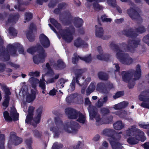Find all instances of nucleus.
<instances>
[{
  "mask_svg": "<svg viewBox=\"0 0 149 149\" xmlns=\"http://www.w3.org/2000/svg\"><path fill=\"white\" fill-rule=\"evenodd\" d=\"M135 128V127H132L126 132L125 136L126 138L131 136L127 139V142L130 144H135L137 143L140 140L144 141L146 139L143 132H141L139 134H136V132L134 131Z\"/></svg>",
  "mask_w": 149,
  "mask_h": 149,
  "instance_id": "nucleus-1",
  "label": "nucleus"
},
{
  "mask_svg": "<svg viewBox=\"0 0 149 149\" xmlns=\"http://www.w3.org/2000/svg\"><path fill=\"white\" fill-rule=\"evenodd\" d=\"M35 50L38 51L39 53V55L33 57L34 62L35 63L38 64L40 62H44L46 57V54L40 45H37L36 47H31L27 49V51L29 53L33 54Z\"/></svg>",
  "mask_w": 149,
  "mask_h": 149,
  "instance_id": "nucleus-2",
  "label": "nucleus"
},
{
  "mask_svg": "<svg viewBox=\"0 0 149 149\" xmlns=\"http://www.w3.org/2000/svg\"><path fill=\"white\" fill-rule=\"evenodd\" d=\"M56 124L57 125L56 127H51L50 129L51 131L54 133L55 137L57 136L58 133L61 132V129H63L68 133L74 132V130L72 128V126L74 125L73 122H68L66 124L63 125L61 121L59 120L58 122H56Z\"/></svg>",
  "mask_w": 149,
  "mask_h": 149,
  "instance_id": "nucleus-3",
  "label": "nucleus"
},
{
  "mask_svg": "<svg viewBox=\"0 0 149 149\" xmlns=\"http://www.w3.org/2000/svg\"><path fill=\"white\" fill-rule=\"evenodd\" d=\"M66 114L69 118L71 119H77V120L80 123H84L85 122V117L79 112H77L75 110L71 108H67L65 109Z\"/></svg>",
  "mask_w": 149,
  "mask_h": 149,
  "instance_id": "nucleus-4",
  "label": "nucleus"
},
{
  "mask_svg": "<svg viewBox=\"0 0 149 149\" xmlns=\"http://www.w3.org/2000/svg\"><path fill=\"white\" fill-rule=\"evenodd\" d=\"M3 116L5 120L8 122L13 120H17L19 118V114L14 107L11 108L10 114L7 111H4L3 112Z\"/></svg>",
  "mask_w": 149,
  "mask_h": 149,
  "instance_id": "nucleus-5",
  "label": "nucleus"
},
{
  "mask_svg": "<svg viewBox=\"0 0 149 149\" xmlns=\"http://www.w3.org/2000/svg\"><path fill=\"white\" fill-rule=\"evenodd\" d=\"M21 91L25 97L26 101L28 102H30L33 101L35 98L36 90H31V93H28V88L27 86H23Z\"/></svg>",
  "mask_w": 149,
  "mask_h": 149,
  "instance_id": "nucleus-6",
  "label": "nucleus"
},
{
  "mask_svg": "<svg viewBox=\"0 0 149 149\" xmlns=\"http://www.w3.org/2000/svg\"><path fill=\"white\" fill-rule=\"evenodd\" d=\"M74 29L67 30H61L59 32L62 38L67 42H71L73 39V33L74 32Z\"/></svg>",
  "mask_w": 149,
  "mask_h": 149,
  "instance_id": "nucleus-7",
  "label": "nucleus"
},
{
  "mask_svg": "<svg viewBox=\"0 0 149 149\" xmlns=\"http://www.w3.org/2000/svg\"><path fill=\"white\" fill-rule=\"evenodd\" d=\"M149 93H143L139 96V99L143 102L141 104V106L144 107L149 109Z\"/></svg>",
  "mask_w": 149,
  "mask_h": 149,
  "instance_id": "nucleus-8",
  "label": "nucleus"
},
{
  "mask_svg": "<svg viewBox=\"0 0 149 149\" xmlns=\"http://www.w3.org/2000/svg\"><path fill=\"white\" fill-rule=\"evenodd\" d=\"M22 142V140L21 138L17 137L15 135H11L8 141V147L9 149H11L12 144L17 145L20 143Z\"/></svg>",
  "mask_w": 149,
  "mask_h": 149,
  "instance_id": "nucleus-9",
  "label": "nucleus"
},
{
  "mask_svg": "<svg viewBox=\"0 0 149 149\" xmlns=\"http://www.w3.org/2000/svg\"><path fill=\"white\" fill-rule=\"evenodd\" d=\"M122 76L123 80L127 82L129 81L128 85L129 88H133L134 85V83L130 80L129 74L125 72H123L122 73Z\"/></svg>",
  "mask_w": 149,
  "mask_h": 149,
  "instance_id": "nucleus-10",
  "label": "nucleus"
},
{
  "mask_svg": "<svg viewBox=\"0 0 149 149\" xmlns=\"http://www.w3.org/2000/svg\"><path fill=\"white\" fill-rule=\"evenodd\" d=\"M40 43L45 48L48 47L50 45L48 38L44 34H41L39 37Z\"/></svg>",
  "mask_w": 149,
  "mask_h": 149,
  "instance_id": "nucleus-11",
  "label": "nucleus"
},
{
  "mask_svg": "<svg viewBox=\"0 0 149 149\" xmlns=\"http://www.w3.org/2000/svg\"><path fill=\"white\" fill-rule=\"evenodd\" d=\"M116 56L118 58H121V61L123 63H125L129 65L131 64L132 62V60L131 58L127 59L125 58V55L121 53V52H118L117 53Z\"/></svg>",
  "mask_w": 149,
  "mask_h": 149,
  "instance_id": "nucleus-12",
  "label": "nucleus"
},
{
  "mask_svg": "<svg viewBox=\"0 0 149 149\" xmlns=\"http://www.w3.org/2000/svg\"><path fill=\"white\" fill-rule=\"evenodd\" d=\"M109 140L113 149H118L122 148L121 145L120 143L116 142V139L112 137H110Z\"/></svg>",
  "mask_w": 149,
  "mask_h": 149,
  "instance_id": "nucleus-13",
  "label": "nucleus"
},
{
  "mask_svg": "<svg viewBox=\"0 0 149 149\" xmlns=\"http://www.w3.org/2000/svg\"><path fill=\"white\" fill-rule=\"evenodd\" d=\"M95 119L96 120V124L98 125L109 123V121L108 119H105L104 118H101L100 116L99 115H95Z\"/></svg>",
  "mask_w": 149,
  "mask_h": 149,
  "instance_id": "nucleus-14",
  "label": "nucleus"
},
{
  "mask_svg": "<svg viewBox=\"0 0 149 149\" xmlns=\"http://www.w3.org/2000/svg\"><path fill=\"white\" fill-rule=\"evenodd\" d=\"M34 107L32 106L29 107L28 111V115L26 116V122L28 123L31 121H32V115L34 110Z\"/></svg>",
  "mask_w": 149,
  "mask_h": 149,
  "instance_id": "nucleus-15",
  "label": "nucleus"
},
{
  "mask_svg": "<svg viewBox=\"0 0 149 149\" xmlns=\"http://www.w3.org/2000/svg\"><path fill=\"white\" fill-rule=\"evenodd\" d=\"M78 58H79V57L78 56V57L76 56L75 57V58H73L72 59V62L74 64L76 63L77 61ZM79 58L81 60L84 61L86 62H89L91 61V57L90 55H89L88 56L84 58L79 57Z\"/></svg>",
  "mask_w": 149,
  "mask_h": 149,
  "instance_id": "nucleus-16",
  "label": "nucleus"
},
{
  "mask_svg": "<svg viewBox=\"0 0 149 149\" xmlns=\"http://www.w3.org/2000/svg\"><path fill=\"white\" fill-rule=\"evenodd\" d=\"M29 81L31 83L32 86L34 89L36 87L37 84L40 83H45L41 81L40 82L36 78L31 77L29 79Z\"/></svg>",
  "mask_w": 149,
  "mask_h": 149,
  "instance_id": "nucleus-17",
  "label": "nucleus"
},
{
  "mask_svg": "<svg viewBox=\"0 0 149 149\" xmlns=\"http://www.w3.org/2000/svg\"><path fill=\"white\" fill-rule=\"evenodd\" d=\"M113 127L115 130H119L124 127V125L121 121H118L114 123Z\"/></svg>",
  "mask_w": 149,
  "mask_h": 149,
  "instance_id": "nucleus-18",
  "label": "nucleus"
},
{
  "mask_svg": "<svg viewBox=\"0 0 149 149\" xmlns=\"http://www.w3.org/2000/svg\"><path fill=\"white\" fill-rule=\"evenodd\" d=\"M96 29V35L98 37L101 36L103 34V30L102 28L97 27V26H95Z\"/></svg>",
  "mask_w": 149,
  "mask_h": 149,
  "instance_id": "nucleus-19",
  "label": "nucleus"
},
{
  "mask_svg": "<svg viewBox=\"0 0 149 149\" xmlns=\"http://www.w3.org/2000/svg\"><path fill=\"white\" fill-rule=\"evenodd\" d=\"M44 68L46 67V69L47 71H48V72L45 75V76L49 75L50 76L53 74V72L50 69V65L48 63H47L46 66L43 65V66Z\"/></svg>",
  "mask_w": 149,
  "mask_h": 149,
  "instance_id": "nucleus-20",
  "label": "nucleus"
},
{
  "mask_svg": "<svg viewBox=\"0 0 149 149\" xmlns=\"http://www.w3.org/2000/svg\"><path fill=\"white\" fill-rule=\"evenodd\" d=\"M50 20L51 22L55 25V27L58 30V32H59V31H60L61 30V29L60 25L54 19L50 18Z\"/></svg>",
  "mask_w": 149,
  "mask_h": 149,
  "instance_id": "nucleus-21",
  "label": "nucleus"
},
{
  "mask_svg": "<svg viewBox=\"0 0 149 149\" xmlns=\"http://www.w3.org/2000/svg\"><path fill=\"white\" fill-rule=\"evenodd\" d=\"M95 89L94 84L91 83L89 86L88 89L87 90L86 94L87 95H89L91 93L93 92Z\"/></svg>",
  "mask_w": 149,
  "mask_h": 149,
  "instance_id": "nucleus-22",
  "label": "nucleus"
},
{
  "mask_svg": "<svg viewBox=\"0 0 149 149\" xmlns=\"http://www.w3.org/2000/svg\"><path fill=\"white\" fill-rule=\"evenodd\" d=\"M136 71L134 75L135 77H136V80L139 79L141 76V72L140 69V66L139 65H137L136 67Z\"/></svg>",
  "mask_w": 149,
  "mask_h": 149,
  "instance_id": "nucleus-23",
  "label": "nucleus"
},
{
  "mask_svg": "<svg viewBox=\"0 0 149 149\" xmlns=\"http://www.w3.org/2000/svg\"><path fill=\"white\" fill-rule=\"evenodd\" d=\"M4 137L3 135H0V149H4Z\"/></svg>",
  "mask_w": 149,
  "mask_h": 149,
  "instance_id": "nucleus-24",
  "label": "nucleus"
},
{
  "mask_svg": "<svg viewBox=\"0 0 149 149\" xmlns=\"http://www.w3.org/2000/svg\"><path fill=\"white\" fill-rule=\"evenodd\" d=\"M9 97H5L4 101L2 103V108L4 109H5L8 107L9 103Z\"/></svg>",
  "mask_w": 149,
  "mask_h": 149,
  "instance_id": "nucleus-25",
  "label": "nucleus"
},
{
  "mask_svg": "<svg viewBox=\"0 0 149 149\" xmlns=\"http://www.w3.org/2000/svg\"><path fill=\"white\" fill-rule=\"evenodd\" d=\"M128 13L129 16L131 18H133L134 17L136 14V11L133 9H131L128 11Z\"/></svg>",
  "mask_w": 149,
  "mask_h": 149,
  "instance_id": "nucleus-26",
  "label": "nucleus"
},
{
  "mask_svg": "<svg viewBox=\"0 0 149 149\" xmlns=\"http://www.w3.org/2000/svg\"><path fill=\"white\" fill-rule=\"evenodd\" d=\"M32 17V14L30 13H26L25 16V22H27L30 20Z\"/></svg>",
  "mask_w": 149,
  "mask_h": 149,
  "instance_id": "nucleus-27",
  "label": "nucleus"
},
{
  "mask_svg": "<svg viewBox=\"0 0 149 149\" xmlns=\"http://www.w3.org/2000/svg\"><path fill=\"white\" fill-rule=\"evenodd\" d=\"M98 50L100 54L97 56V58L99 60H103L104 58V56L102 54V48L100 47H99L98 48Z\"/></svg>",
  "mask_w": 149,
  "mask_h": 149,
  "instance_id": "nucleus-28",
  "label": "nucleus"
},
{
  "mask_svg": "<svg viewBox=\"0 0 149 149\" xmlns=\"http://www.w3.org/2000/svg\"><path fill=\"white\" fill-rule=\"evenodd\" d=\"M57 65L58 67L56 68L57 69L58 68L62 69L64 68L65 66L63 62L61 60H59L57 61Z\"/></svg>",
  "mask_w": 149,
  "mask_h": 149,
  "instance_id": "nucleus-29",
  "label": "nucleus"
},
{
  "mask_svg": "<svg viewBox=\"0 0 149 149\" xmlns=\"http://www.w3.org/2000/svg\"><path fill=\"white\" fill-rule=\"evenodd\" d=\"M2 89L5 93V97L6 96V97H9L8 95L11 94L9 89L8 88L4 86L2 88Z\"/></svg>",
  "mask_w": 149,
  "mask_h": 149,
  "instance_id": "nucleus-30",
  "label": "nucleus"
},
{
  "mask_svg": "<svg viewBox=\"0 0 149 149\" xmlns=\"http://www.w3.org/2000/svg\"><path fill=\"white\" fill-rule=\"evenodd\" d=\"M82 43V42L81 39L80 38H78L74 42V45L76 47H79Z\"/></svg>",
  "mask_w": 149,
  "mask_h": 149,
  "instance_id": "nucleus-31",
  "label": "nucleus"
},
{
  "mask_svg": "<svg viewBox=\"0 0 149 149\" xmlns=\"http://www.w3.org/2000/svg\"><path fill=\"white\" fill-rule=\"evenodd\" d=\"M62 145L61 144H58L56 142L54 143L52 146L53 149H58L62 147Z\"/></svg>",
  "mask_w": 149,
  "mask_h": 149,
  "instance_id": "nucleus-32",
  "label": "nucleus"
},
{
  "mask_svg": "<svg viewBox=\"0 0 149 149\" xmlns=\"http://www.w3.org/2000/svg\"><path fill=\"white\" fill-rule=\"evenodd\" d=\"M59 76V74H56L55 75L54 77L52 78V79H49L46 82L47 84L52 83L54 82V80L57 79L58 78Z\"/></svg>",
  "mask_w": 149,
  "mask_h": 149,
  "instance_id": "nucleus-33",
  "label": "nucleus"
},
{
  "mask_svg": "<svg viewBox=\"0 0 149 149\" xmlns=\"http://www.w3.org/2000/svg\"><path fill=\"white\" fill-rule=\"evenodd\" d=\"M8 32L10 34L13 36H15L16 35V31L13 28H10L8 29Z\"/></svg>",
  "mask_w": 149,
  "mask_h": 149,
  "instance_id": "nucleus-34",
  "label": "nucleus"
},
{
  "mask_svg": "<svg viewBox=\"0 0 149 149\" xmlns=\"http://www.w3.org/2000/svg\"><path fill=\"white\" fill-rule=\"evenodd\" d=\"M83 23V21L81 19H79L77 21L75 24V26L77 27L81 26Z\"/></svg>",
  "mask_w": 149,
  "mask_h": 149,
  "instance_id": "nucleus-35",
  "label": "nucleus"
},
{
  "mask_svg": "<svg viewBox=\"0 0 149 149\" xmlns=\"http://www.w3.org/2000/svg\"><path fill=\"white\" fill-rule=\"evenodd\" d=\"M101 18L103 21L110 22L111 21V19L109 18H107L105 15H103L102 16Z\"/></svg>",
  "mask_w": 149,
  "mask_h": 149,
  "instance_id": "nucleus-36",
  "label": "nucleus"
},
{
  "mask_svg": "<svg viewBox=\"0 0 149 149\" xmlns=\"http://www.w3.org/2000/svg\"><path fill=\"white\" fill-rule=\"evenodd\" d=\"M123 94V93L122 92H119L117 93L115 95L113 96L114 98L116 99L120 97Z\"/></svg>",
  "mask_w": 149,
  "mask_h": 149,
  "instance_id": "nucleus-37",
  "label": "nucleus"
},
{
  "mask_svg": "<svg viewBox=\"0 0 149 149\" xmlns=\"http://www.w3.org/2000/svg\"><path fill=\"white\" fill-rule=\"evenodd\" d=\"M57 92V90L55 88H53L50 91L49 94L50 95L54 96L56 95Z\"/></svg>",
  "mask_w": 149,
  "mask_h": 149,
  "instance_id": "nucleus-38",
  "label": "nucleus"
},
{
  "mask_svg": "<svg viewBox=\"0 0 149 149\" xmlns=\"http://www.w3.org/2000/svg\"><path fill=\"white\" fill-rule=\"evenodd\" d=\"M111 129H107L103 131V134L106 136L109 135L111 132Z\"/></svg>",
  "mask_w": 149,
  "mask_h": 149,
  "instance_id": "nucleus-39",
  "label": "nucleus"
},
{
  "mask_svg": "<svg viewBox=\"0 0 149 149\" xmlns=\"http://www.w3.org/2000/svg\"><path fill=\"white\" fill-rule=\"evenodd\" d=\"M116 114L120 116L121 117H123L127 114V112L125 111L122 112L119 111L116 112Z\"/></svg>",
  "mask_w": 149,
  "mask_h": 149,
  "instance_id": "nucleus-40",
  "label": "nucleus"
},
{
  "mask_svg": "<svg viewBox=\"0 0 149 149\" xmlns=\"http://www.w3.org/2000/svg\"><path fill=\"white\" fill-rule=\"evenodd\" d=\"M39 72H32L29 73V75L30 76H38L39 75Z\"/></svg>",
  "mask_w": 149,
  "mask_h": 149,
  "instance_id": "nucleus-41",
  "label": "nucleus"
},
{
  "mask_svg": "<svg viewBox=\"0 0 149 149\" xmlns=\"http://www.w3.org/2000/svg\"><path fill=\"white\" fill-rule=\"evenodd\" d=\"M41 115V113H40L38 114L37 117L35 119L34 121L36 124L39 122L40 120Z\"/></svg>",
  "mask_w": 149,
  "mask_h": 149,
  "instance_id": "nucleus-42",
  "label": "nucleus"
},
{
  "mask_svg": "<svg viewBox=\"0 0 149 149\" xmlns=\"http://www.w3.org/2000/svg\"><path fill=\"white\" fill-rule=\"evenodd\" d=\"M40 86L42 89V93L44 94L45 93V83H40Z\"/></svg>",
  "mask_w": 149,
  "mask_h": 149,
  "instance_id": "nucleus-43",
  "label": "nucleus"
},
{
  "mask_svg": "<svg viewBox=\"0 0 149 149\" xmlns=\"http://www.w3.org/2000/svg\"><path fill=\"white\" fill-rule=\"evenodd\" d=\"M107 100V97H105L103 98V101L102 102V103L101 104L100 103L101 102L100 100H99L98 102L97 105L99 107H100L102 105V104L104 102H105Z\"/></svg>",
  "mask_w": 149,
  "mask_h": 149,
  "instance_id": "nucleus-44",
  "label": "nucleus"
},
{
  "mask_svg": "<svg viewBox=\"0 0 149 149\" xmlns=\"http://www.w3.org/2000/svg\"><path fill=\"white\" fill-rule=\"evenodd\" d=\"M27 37L30 41H33L35 38L32 35L30 34H27Z\"/></svg>",
  "mask_w": 149,
  "mask_h": 149,
  "instance_id": "nucleus-45",
  "label": "nucleus"
},
{
  "mask_svg": "<svg viewBox=\"0 0 149 149\" xmlns=\"http://www.w3.org/2000/svg\"><path fill=\"white\" fill-rule=\"evenodd\" d=\"M93 7L95 9H101L102 7L100 6L97 3H95L93 4Z\"/></svg>",
  "mask_w": 149,
  "mask_h": 149,
  "instance_id": "nucleus-46",
  "label": "nucleus"
},
{
  "mask_svg": "<svg viewBox=\"0 0 149 149\" xmlns=\"http://www.w3.org/2000/svg\"><path fill=\"white\" fill-rule=\"evenodd\" d=\"M139 126L142 128L145 129L149 128V125H145L143 123L139 124Z\"/></svg>",
  "mask_w": 149,
  "mask_h": 149,
  "instance_id": "nucleus-47",
  "label": "nucleus"
},
{
  "mask_svg": "<svg viewBox=\"0 0 149 149\" xmlns=\"http://www.w3.org/2000/svg\"><path fill=\"white\" fill-rule=\"evenodd\" d=\"M33 134L36 137H39L41 135V134L38 130H35L33 132Z\"/></svg>",
  "mask_w": 149,
  "mask_h": 149,
  "instance_id": "nucleus-48",
  "label": "nucleus"
},
{
  "mask_svg": "<svg viewBox=\"0 0 149 149\" xmlns=\"http://www.w3.org/2000/svg\"><path fill=\"white\" fill-rule=\"evenodd\" d=\"M81 143L80 141L78 142V144L74 147V149H81Z\"/></svg>",
  "mask_w": 149,
  "mask_h": 149,
  "instance_id": "nucleus-49",
  "label": "nucleus"
},
{
  "mask_svg": "<svg viewBox=\"0 0 149 149\" xmlns=\"http://www.w3.org/2000/svg\"><path fill=\"white\" fill-rule=\"evenodd\" d=\"M121 105L122 106L123 108H124L126 107L128 104V103L127 102H121Z\"/></svg>",
  "mask_w": 149,
  "mask_h": 149,
  "instance_id": "nucleus-50",
  "label": "nucleus"
},
{
  "mask_svg": "<svg viewBox=\"0 0 149 149\" xmlns=\"http://www.w3.org/2000/svg\"><path fill=\"white\" fill-rule=\"evenodd\" d=\"M5 65L2 64H0V72H3L4 70Z\"/></svg>",
  "mask_w": 149,
  "mask_h": 149,
  "instance_id": "nucleus-51",
  "label": "nucleus"
},
{
  "mask_svg": "<svg viewBox=\"0 0 149 149\" xmlns=\"http://www.w3.org/2000/svg\"><path fill=\"white\" fill-rule=\"evenodd\" d=\"M72 96L70 95L68 97L66 98V101L68 103H70V101L71 100L72 98Z\"/></svg>",
  "mask_w": 149,
  "mask_h": 149,
  "instance_id": "nucleus-52",
  "label": "nucleus"
},
{
  "mask_svg": "<svg viewBox=\"0 0 149 149\" xmlns=\"http://www.w3.org/2000/svg\"><path fill=\"white\" fill-rule=\"evenodd\" d=\"M103 86V84L102 83L99 84L97 86V90L99 91L100 90V88H102Z\"/></svg>",
  "mask_w": 149,
  "mask_h": 149,
  "instance_id": "nucleus-53",
  "label": "nucleus"
},
{
  "mask_svg": "<svg viewBox=\"0 0 149 149\" xmlns=\"http://www.w3.org/2000/svg\"><path fill=\"white\" fill-rule=\"evenodd\" d=\"M145 149H149V143H146L143 145Z\"/></svg>",
  "mask_w": 149,
  "mask_h": 149,
  "instance_id": "nucleus-54",
  "label": "nucleus"
},
{
  "mask_svg": "<svg viewBox=\"0 0 149 149\" xmlns=\"http://www.w3.org/2000/svg\"><path fill=\"white\" fill-rule=\"evenodd\" d=\"M102 112L103 114H107L109 112L108 110L107 109H103L102 110Z\"/></svg>",
  "mask_w": 149,
  "mask_h": 149,
  "instance_id": "nucleus-55",
  "label": "nucleus"
},
{
  "mask_svg": "<svg viewBox=\"0 0 149 149\" xmlns=\"http://www.w3.org/2000/svg\"><path fill=\"white\" fill-rule=\"evenodd\" d=\"M143 40L144 41L147 43V42L149 40V35L145 36L143 38Z\"/></svg>",
  "mask_w": 149,
  "mask_h": 149,
  "instance_id": "nucleus-56",
  "label": "nucleus"
},
{
  "mask_svg": "<svg viewBox=\"0 0 149 149\" xmlns=\"http://www.w3.org/2000/svg\"><path fill=\"white\" fill-rule=\"evenodd\" d=\"M22 7V6L20 5L19 4L18 5V6H17L16 5H15V9L18 8V9L22 11L23 10L21 9V8Z\"/></svg>",
  "mask_w": 149,
  "mask_h": 149,
  "instance_id": "nucleus-57",
  "label": "nucleus"
},
{
  "mask_svg": "<svg viewBox=\"0 0 149 149\" xmlns=\"http://www.w3.org/2000/svg\"><path fill=\"white\" fill-rule=\"evenodd\" d=\"M48 0H37V2L38 3L41 4L43 2H46Z\"/></svg>",
  "mask_w": 149,
  "mask_h": 149,
  "instance_id": "nucleus-58",
  "label": "nucleus"
},
{
  "mask_svg": "<svg viewBox=\"0 0 149 149\" xmlns=\"http://www.w3.org/2000/svg\"><path fill=\"white\" fill-rule=\"evenodd\" d=\"M60 85L62 88H63L64 86L63 84L64 83V81L63 79H61L60 80Z\"/></svg>",
  "mask_w": 149,
  "mask_h": 149,
  "instance_id": "nucleus-59",
  "label": "nucleus"
},
{
  "mask_svg": "<svg viewBox=\"0 0 149 149\" xmlns=\"http://www.w3.org/2000/svg\"><path fill=\"white\" fill-rule=\"evenodd\" d=\"M72 90H74L75 88V84L74 83L72 82L70 86Z\"/></svg>",
  "mask_w": 149,
  "mask_h": 149,
  "instance_id": "nucleus-60",
  "label": "nucleus"
},
{
  "mask_svg": "<svg viewBox=\"0 0 149 149\" xmlns=\"http://www.w3.org/2000/svg\"><path fill=\"white\" fill-rule=\"evenodd\" d=\"M103 146L104 147H107L108 146V144L106 141H104L102 143Z\"/></svg>",
  "mask_w": 149,
  "mask_h": 149,
  "instance_id": "nucleus-61",
  "label": "nucleus"
},
{
  "mask_svg": "<svg viewBox=\"0 0 149 149\" xmlns=\"http://www.w3.org/2000/svg\"><path fill=\"white\" fill-rule=\"evenodd\" d=\"M16 45L15 44H10L8 45V47L9 48H12L13 47H16Z\"/></svg>",
  "mask_w": 149,
  "mask_h": 149,
  "instance_id": "nucleus-62",
  "label": "nucleus"
},
{
  "mask_svg": "<svg viewBox=\"0 0 149 149\" xmlns=\"http://www.w3.org/2000/svg\"><path fill=\"white\" fill-rule=\"evenodd\" d=\"M115 1V0H107V2L109 4H111L112 2Z\"/></svg>",
  "mask_w": 149,
  "mask_h": 149,
  "instance_id": "nucleus-63",
  "label": "nucleus"
},
{
  "mask_svg": "<svg viewBox=\"0 0 149 149\" xmlns=\"http://www.w3.org/2000/svg\"><path fill=\"white\" fill-rule=\"evenodd\" d=\"M123 20L122 19H117L115 20V21L117 23H119L120 22H121Z\"/></svg>",
  "mask_w": 149,
  "mask_h": 149,
  "instance_id": "nucleus-64",
  "label": "nucleus"
}]
</instances>
